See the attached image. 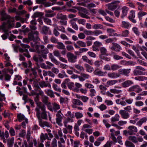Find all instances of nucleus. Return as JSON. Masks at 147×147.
Segmentation results:
<instances>
[{
  "mask_svg": "<svg viewBox=\"0 0 147 147\" xmlns=\"http://www.w3.org/2000/svg\"><path fill=\"white\" fill-rule=\"evenodd\" d=\"M2 20H7L6 22H4L2 25H5L6 26L9 27H13L15 25L13 22L15 20L13 18H12L9 15L5 13L4 11H2L1 13Z\"/></svg>",
  "mask_w": 147,
  "mask_h": 147,
  "instance_id": "obj_1",
  "label": "nucleus"
},
{
  "mask_svg": "<svg viewBox=\"0 0 147 147\" xmlns=\"http://www.w3.org/2000/svg\"><path fill=\"white\" fill-rule=\"evenodd\" d=\"M30 32L28 34V36L29 39L36 42L39 41L40 39L39 38V32L37 31H35L37 29L36 25H30Z\"/></svg>",
  "mask_w": 147,
  "mask_h": 147,
  "instance_id": "obj_2",
  "label": "nucleus"
},
{
  "mask_svg": "<svg viewBox=\"0 0 147 147\" xmlns=\"http://www.w3.org/2000/svg\"><path fill=\"white\" fill-rule=\"evenodd\" d=\"M37 107L35 109L36 111V116L41 115L43 119H46L47 112L45 110V107L44 105H41L42 103L38 102L36 103Z\"/></svg>",
  "mask_w": 147,
  "mask_h": 147,
  "instance_id": "obj_3",
  "label": "nucleus"
},
{
  "mask_svg": "<svg viewBox=\"0 0 147 147\" xmlns=\"http://www.w3.org/2000/svg\"><path fill=\"white\" fill-rule=\"evenodd\" d=\"M35 48L37 52L41 54L44 59H47V54L49 52V51L47 48H45L43 45H38L36 44L35 45Z\"/></svg>",
  "mask_w": 147,
  "mask_h": 147,
  "instance_id": "obj_4",
  "label": "nucleus"
},
{
  "mask_svg": "<svg viewBox=\"0 0 147 147\" xmlns=\"http://www.w3.org/2000/svg\"><path fill=\"white\" fill-rule=\"evenodd\" d=\"M128 131L124 130L123 131L124 135L126 136H128V135H135V133L137 132L138 130L137 127L134 126H130L128 127Z\"/></svg>",
  "mask_w": 147,
  "mask_h": 147,
  "instance_id": "obj_5",
  "label": "nucleus"
},
{
  "mask_svg": "<svg viewBox=\"0 0 147 147\" xmlns=\"http://www.w3.org/2000/svg\"><path fill=\"white\" fill-rule=\"evenodd\" d=\"M20 46L22 48L20 47V46H18V48L19 49V51L21 53L26 52V53H24V55L28 58H30V55L28 54V49H27L30 47L29 45L21 43Z\"/></svg>",
  "mask_w": 147,
  "mask_h": 147,
  "instance_id": "obj_6",
  "label": "nucleus"
},
{
  "mask_svg": "<svg viewBox=\"0 0 147 147\" xmlns=\"http://www.w3.org/2000/svg\"><path fill=\"white\" fill-rule=\"evenodd\" d=\"M36 116L38 120L39 125L41 127H43L45 126L48 127H49V123L47 121H42V119H43L47 120V114L46 118L45 119H43V118L42 117L41 115H36Z\"/></svg>",
  "mask_w": 147,
  "mask_h": 147,
  "instance_id": "obj_7",
  "label": "nucleus"
},
{
  "mask_svg": "<svg viewBox=\"0 0 147 147\" xmlns=\"http://www.w3.org/2000/svg\"><path fill=\"white\" fill-rule=\"evenodd\" d=\"M12 27H9L6 26L5 25H2L1 26V29L3 30L4 32V34L2 35L1 36L2 39L5 40L7 38V37L9 35V33L8 32L9 30Z\"/></svg>",
  "mask_w": 147,
  "mask_h": 147,
  "instance_id": "obj_8",
  "label": "nucleus"
},
{
  "mask_svg": "<svg viewBox=\"0 0 147 147\" xmlns=\"http://www.w3.org/2000/svg\"><path fill=\"white\" fill-rule=\"evenodd\" d=\"M120 3L119 1H116L107 5L108 8L109 9L113 11L116 9L117 7H119L118 5Z\"/></svg>",
  "mask_w": 147,
  "mask_h": 147,
  "instance_id": "obj_9",
  "label": "nucleus"
},
{
  "mask_svg": "<svg viewBox=\"0 0 147 147\" xmlns=\"http://www.w3.org/2000/svg\"><path fill=\"white\" fill-rule=\"evenodd\" d=\"M68 61L71 63H74L77 61V56L71 53L68 52L67 54Z\"/></svg>",
  "mask_w": 147,
  "mask_h": 147,
  "instance_id": "obj_10",
  "label": "nucleus"
},
{
  "mask_svg": "<svg viewBox=\"0 0 147 147\" xmlns=\"http://www.w3.org/2000/svg\"><path fill=\"white\" fill-rule=\"evenodd\" d=\"M63 115L61 112V110H59L56 114V123L60 126H62L63 125L61 122L63 119L62 116L61 115Z\"/></svg>",
  "mask_w": 147,
  "mask_h": 147,
  "instance_id": "obj_11",
  "label": "nucleus"
},
{
  "mask_svg": "<svg viewBox=\"0 0 147 147\" xmlns=\"http://www.w3.org/2000/svg\"><path fill=\"white\" fill-rule=\"evenodd\" d=\"M142 90V89L138 85L133 86L129 88L127 90V91L129 92L135 91L138 93L140 92Z\"/></svg>",
  "mask_w": 147,
  "mask_h": 147,
  "instance_id": "obj_12",
  "label": "nucleus"
},
{
  "mask_svg": "<svg viewBox=\"0 0 147 147\" xmlns=\"http://www.w3.org/2000/svg\"><path fill=\"white\" fill-rule=\"evenodd\" d=\"M112 46L110 47V49L113 50L117 52H119L121 48L120 46L117 43L113 42L112 43Z\"/></svg>",
  "mask_w": 147,
  "mask_h": 147,
  "instance_id": "obj_13",
  "label": "nucleus"
},
{
  "mask_svg": "<svg viewBox=\"0 0 147 147\" xmlns=\"http://www.w3.org/2000/svg\"><path fill=\"white\" fill-rule=\"evenodd\" d=\"M131 71L130 69H120L119 70V73L126 76H128Z\"/></svg>",
  "mask_w": 147,
  "mask_h": 147,
  "instance_id": "obj_14",
  "label": "nucleus"
},
{
  "mask_svg": "<svg viewBox=\"0 0 147 147\" xmlns=\"http://www.w3.org/2000/svg\"><path fill=\"white\" fill-rule=\"evenodd\" d=\"M46 147H57V141L55 138L53 139L52 142L50 144L49 142H47L45 144Z\"/></svg>",
  "mask_w": 147,
  "mask_h": 147,
  "instance_id": "obj_15",
  "label": "nucleus"
},
{
  "mask_svg": "<svg viewBox=\"0 0 147 147\" xmlns=\"http://www.w3.org/2000/svg\"><path fill=\"white\" fill-rule=\"evenodd\" d=\"M119 113L121 115V117L124 119H127L129 117V113L125 110H120Z\"/></svg>",
  "mask_w": 147,
  "mask_h": 147,
  "instance_id": "obj_16",
  "label": "nucleus"
},
{
  "mask_svg": "<svg viewBox=\"0 0 147 147\" xmlns=\"http://www.w3.org/2000/svg\"><path fill=\"white\" fill-rule=\"evenodd\" d=\"M94 74L95 75H98L99 76H105L107 74V72H103L102 71L99 70V68H97L96 69L94 72Z\"/></svg>",
  "mask_w": 147,
  "mask_h": 147,
  "instance_id": "obj_17",
  "label": "nucleus"
},
{
  "mask_svg": "<svg viewBox=\"0 0 147 147\" xmlns=\"http://www.w3.org/2000/svg\"><path fill=\"white\" fill-rule=\"evenodd\" d=\"M42 33L45 34H51V32L49 28L46 26H44L42 27Z\"/></svg>",
  "mask_w": 147,
  "mask_h": 147,
  "instance_id": "obj_18",
  "label": "nucleus"
},
{
  "mask_svg": "<svg viewBox=\"0 0 147 147\" xmlns=\"http://www.w3.org/2000/svg\"><path fill=\"white\" fill-rule=\"evenodd\" d=\"M42 57V56L40 55H36L33 56V59L36 62H42L43 61Z\"/></svg>",
  "mask_w": 147,
  "mask_h": 147,
  "instance_id": "obj_19",
  "label": "nucleus"
},
{
  "mask_svg": "<svg viewBox=\"0 0 147 147\" xmlns=\"http://www.w3.org/2000/svg\"><path fill=\"white\" fill-rule=\"evenodd\" d=\"M133 82L130 80H127L121 84L122 86L124 88L129 87L133 84Z\"/></svg>",
  "mask_w": 147,
  "mask_h": 147,
  "instance_id": "obj_20",
  "label": "nucleus"
},
{
  "mask_svg": "<svg viewBox=\"0 0 147 147\" xmlns=\"http://www.w3.org/2000/svg\"><path fill=\"white\" fill-rule=\"evenodd\" d=\"M84 12L85 13L82 11H79V15L82 18L86 19H90V17L86 14H87V11L86 9L84 8Z\"/></svg>",
  "mask_w": 147,
  "mask_h": 147,
  "instance_id": "obj_21",
  "label": "nucleus"
},
{
  "mask_svg": "<svg viewBox=\"0 0 147 147\" xmlns=\"http://www.w3.org/2000/svg\"><path fill=\"white\" fill-rule=\"evenodd\" d=\"M108 76L111 78H115L119 77L120 75L115 72H110L108 73Z\"/></svg>",
  "mask_w": 147,
  "mask_h": 147,
  "instance_id": "obj_22",
  "label": "nucleus"
},
{
  "mask_svg": "<svg viewBox=\"0 0 147 147\" xmlns=\"http://www.w3.org/2000/svg\"><path fill=\"white\" fill-rule=\"evenodd\" d=\"M128 9V8L125 6L123 7L122 8V14L121 16V18H123L127 15Z\"/></svg>",
  "mask_w": 147,
  "mask_h": 147,
  "instance_id": "obj_23",
  "label": "nucleus"
},
{
  "mask_svg": "<svg viewBox=\"0 0 147 147\" xmlns=\"http://www.w3.org/2000/svg\"><path fill=\"white\" fill-rule=\"evenodd\" d=\"M45 16L46 17H51L54 16L55 14L52 13L53 11L51 10H45Z\"/></svg>",
  "mask_w": 147,
  "mask_h": 147,
  "instance_id": "obj_24",
  "label": "nucleus"
},
{
  "mask_svg": "<svg viewBox=\"0 0 147 147\" xmlns=\"http://www.w3.org/2000/svg\"><path fill=\"white\" fill-rule=\"evenodd\" d=\"M147 120V117H143L140 119V120L137 122L136 125L139 126H141L142 124L146 122Z\"/></svg>",
  "mask_w": 147,
  "mask_h": 147,
  "instance_id": "obj_25",
  "label": "nucleus"
},
{
  "mask_svg": "<svg viewBox=\"0 0 147 147\" xmlns=\"http://www.w3.org/2000/svg\"><path fill=\"white\" fill-rule=\"evenodd\" d=\"M39 85L40 87L43 88L44 87H47L48 86L51 88V86L50 84H47L44 81H41L39 82Z\"/></svg>",
  "mask_w": 147,
  "mask_h": 147,
  "instance_id": "obj_26",
  "label": "nucleus"
},
{
  "mask_svg": "<svg viewBox=\"0 0 147 147\" xmlns=\"http://www.w3.org/2000/svg\"><path fill=\"white\" fill-rule=\"evenodd\" d=\"M14 139L13 137H12L7 140V144L8 147H12L14 143Z\"/></svg>",
  "mask_w": 147,
  "mask_h": 147,
  "instance_id": "obj_27",
  "label": "nucleus"
},
{
  "mask_svg": "<svg viewBox=\"0 0 147 147\" xmlns=\"http://www.w3.org/2000/svg\"><path fill=\"white\" fill-rule=\"evenodd\" d=\"M49 58L51 59V61L53 63H55L56 65H58L59 63L56 59H55L51 53L49 54Z\"/></svg>",
  "mask_w": 147,
  "mask_h": 147,
  "instance_id": "obj_28",
  "label": "nucleus"
},
{
  "mask_svg": "<svg viewBox=\"0 0 147 147\" xmlns=\"http://www.w3.org/2000/svg\"><path fill=\"white\" fill-rule=\"evenodd\" d=\"M82 59L84 62L87 63L91 65H92L93 62L92 60H89L86 56H83L82 57Z\"/></svg>",
  "mask_w": 147,
  "mask_h": 147,
  "instance_id": "obj_29",
  "label": "nucleus"
},
{
  "mask_svg": "<svg viewBox=\"0 0 147 147\" xmlns=\"http://www.w3.org/2000/svg\"><path fill=\"white\" fill-rule=\"evenodd\" d=\"M60 50H65V46L62 42H58L57 45L56 46Z\"/></svg>",
  "mask_w": 147,
  "mask_h": 147,
  "instance_id": "obj_30",
  "label": "nucleus"
},
{
  "mask_svg": "<svg viewBox=\"0 0 147 147\" xmlns=\"http://www.w3.org/2000/svg\"><path fill=\"white\" fill-rule=\"evenodd\" d=\"M72 103L73 104L75 105H83V103L80 100L78 99H74L72 100Z\"/></svg>",
  "mask_w": 147,
  "mask_h": 147,
  "instance_id": "obj_31",
  "label": "nucleus"
},
{
  "mask_svg": "<svg viewBox=\"0 0 147 147\" xmlns=\"http://www.w3.org/2000/svg\"><path fill=\"white\" fill-rule=\"evenodd\" d=\"M147 13L146 12L140 11L138 13V18L139 20H141L142 19V17L146 15Z\"/></svg>",
  "mask_w": 147,
  "mask_h": 147,
  "instance_id": "obj_32",
  "label": "nucleus"
},
{
  "mask_svg": "<svg viewBox=\"0 0 147 147\" xmlns=\"http://www.w3.org/2000/svg\"><path fill=\"white\" fill-rule=\"evenodd\" d=\"M52 105L53 106V111L57 112L58 110L60 109V106L59 104L56 103H54Z\"/></svg>",
  "mask_w": 147,
  "mask_h": 147,
  "instance_id": "obj_33",
  "label": "nucleus"
},
{
  "mask_svg": "<svg viewBox=\"0 0 147 147\" xmlns=\"http://www.w3.org/2000/svg\"><path fill=\"white\" fill-rule=\"evenodd\" d=\"M43 13L41 12H36L34 13L33 15L32 16V18L34 19L37 17H40L43 15Z\"/></svg>",
  "mask_w": 147,
  "mask_h": 147,
  "instance_id": "obj_34",
  "label": "nucleus"
},
{
  "mask_svg": "<svg viewBox=\"0 0 147 147\" xmlns=\"http://www.w3.org/2000/svg\"><path fill=\"white\" fill-rule=\"evenodd\" d=\"M131 25L128 22L125 21H123L122 22L121 26L122 27L128 29L130 26Z\"/></svg>",
  "mask_w": 147,
  "mask_h": 147,
  "instance_id": "obj_35",
  "label": "nucleus"
},
{
  "mask_svg": "<svg viewBox=\"0 0 147 147\" xmlns=\"http://www.w3.org/2000/svg\"><path fill=\"white\" fill-rule=\"evenodd\" d=\"M134 74L135 76L142 75L144 74V72L140 70L136 69L134 70Z\"/></svg>",
  "mask_w": 147,
  "mask_h": 147,
  "instance_id": "obj_36",
  "label": "nucleus"
},
{
  "mask_svg": "<svg viewBox=\"0 0 147 147\" xmlns=\"http://www.w3.org/2000/svg\"><path fill=\"white\" fill-rule=\"evenodd\" d=\"M39 82L36 79H34V82L32 84V86L34 87L35 89H40V87L39 86Z\"/></svg>",
  "mask_w": 147,
  "mask_h": 147,
  "instance_id": "obj_37",
  "label": "nucleus"
},
{
  "mask_svg": "<svg viewBox=\"0 0 147 147\" xmlns=\"http://www.w3.org/2000/svg\"><path fill=\"white\" fill-rule=\"evenodd\" d=\"M69 23L71 24V26L72 28L76 30H78V27L76 22H73V21H70Z\"/></svg>",
  "mask_w": 147,
  "mask_h": 147,
  "instance_id": "obj_38",
  "label": "nucleus"
},
{
  "mask_svg": "<svg viewBox=\"0 0 147 147\" xmlns=\"http://www.w3.org/2000/svg\"><path fill=\"white\" fill-rule=\"evenodd\" d=\"M100 50L101 53L100 55H108V54L107 53V50L105 47H101L100 48Z\"/></svg>",
  "mask_w": 147,
  "mask_h": 147,
  "instance_id": "obj_39",
  "label": "nucleus"
},
{
  "mask_svg": "<svg viewBox=\"0 0 147 147\" xmlns=\"http://www.w3.org/2000/svg\"><path fill=\"white\" fill-rule=\"evenodd\" d=\"M76 68L78 70L80 71L84 72L85 69L83 67L79 64L76 65H74Z\"/></svg>",
  "mask_w": 147,
  "mask_h": 147,
  "instance_id": "obj_40",
  "label": "nucleus"
},
{
  "mask_svg": "<svg viewBox=\"0 0 147 147\" xmlns=\"http://www.w3.org/2000/svg\"><path fill=\"white\" fill-rule=\"evenodd\" d=\"M110 91L114 94H119L122 92V90H118L117 89H112L110 90Z\"/></svg>",
  "mask_w": 147,
  "mask_h": 147,
  "instance_id": "obj_41",
  "label": "nucleus"
},
{
  "mask_svg": "<svg viewBox=\"0 0 147 147\" xmlns=\"http://www.w3.org/2000/svg\"><path fill=\"white\" fill-rule=\"evenodd\" d=\"M57 18L59 19L62 20H66L67 19V17L66 15H63L61 13H59L58 14L57 16Z\"/></svg>",
  "mask_w": 147,
  "mask_h": 147,
  "instance_id": "obj_42",
  "label": "nucleus"
},
{
  "mask_svg": "<svg viewBox=\"0 0 147 147\" xmlns=\"http://www.w3.org/2000/svg\"><path fill=\"white\" fill-rule=\"evenodd\" d=\"M125 145L126 147H135L134 144L131 142L129 141H126L125 142Z\"/></svg>",
  "mask_w": 147,
  "mask_h": 147,
  "instance_id": "obj_43",
  "label": "nucleus"
},
{
  "mask_svg": "<svg viewBox=\"0 0 147 147\" xmlns=\"http://www.w3.org/2000/svg\"><path fill=\"white\" fill-rule=\"evenodd\" d=\"M85 66L86 69V71L89 72H91L93 70V68L87 64H85Z\"/></svg>",
  "mask_w": 147,
  "mask_h": 147,
  "instance_id": "obj_44",
  "label": "nucleus"
},
{
  "mask_svg": "<svg viewBox=\"0 0 147 147\" xmlns=\"http://www.w3.org/2000/svg\"><path fill=\"white\" fill-rule=\"evenodd\" d=\"M128 139L135 143H136L138 142L137 139L135 136H130L128 137Z\"/></svg>",
  "mask_w": 147,
  "mask_h": 147,
  "instance_id": "obj_45",
  "label": "nucleus"
},
{
  "mask_svg": "<svg viewBox=\"0 0 147 147\" xmlns=\"http://www.w3.org/2000/svg\"><path fill=\"white\" fill-rule=\"evenodd\" d=\"M48 138V136L47 134L46 133L44 134L43 133H42L40 136V139L42 142H43V141L45 140L46 139H47Z\"/></svg>",
  "mask_w": 147,
  "mask_h": 147,
  "instance_id": "obj_46",
  "label": "nucleus"
},
{
  "mask_svg": "<svg viewBox=\"0 0 147 147\" xmlns=\"http://www.w3.org/2000/svg\"><path fill=\"white\" fill-rule=\"evenodd\" d=\"M120 68V66L116 64H113L111 66V70L115 71Z\"/></svg>",
  "mask_w": 147,
  "mask_h": 147,
  "instance_id": "obj_47",
  "label": "nucleus"
},
{
  "mask_svg": "<svg viewBox=\"0 0 147 147\" xmlns=\"http://www.w3.org/2000/svg\"><path fill=\"white\" fill-rule=\"evenodd\" d=\"M74 84L73 82H69L68 84V87L70 90H76V88H74Z\"/></svg>",
  "mask_w": 147,
  "mask_h": 147,
  "instance_id": "obj_48",
  "label": "nucleus"
},
{
  "mask_svg": "<svg viewBox=\"0 0 147 147\" xmlns=\"http://www.w3.org/2000/svg\"><path fill=\"white\" fill-rule=\"evenodd\" d=\"M119 115L117 114L115 115L114 117H113L111 118V121L112 122H114L115 121H117L119 120Z\"/></svg>",
  "mask_w": 147,
  "mask_h": 147,
  "instance_id": "obj_49",
  "label": "nucleus"
},
{
  "mask_svg": "<svg viewBox=\"0 0 147 147\" xmlns=\"http://www.w3.org/2000/svg\"><path fill=\"white\" fill-rule=\"evenodd\" d=\"M118 81L117 80H111L108 81L107 83V84L109 86H111L115 84Z\"/></svg>",
  "mask_w": 147,
  "mask_h": 147,
  "instance_id": "obj_50",
  "label": "nucleus"
},
{
  "mask_svg": "<svg viewBox=\"0 0 147 147\" xmlns=\"http://www.w3.org/2000/svg\"><path fill=\"white\" fill-rule=\"evenodd\" d=\"M129 32V30H125L123 31L121 34V36L122 37H126L128 36V34Z\"/></svg>",
  "mask_w": 147,
  "mask_h": 147,
  "instance_id": "obj_51",
  "label": "nucleus"
},
{
  "mask_svg": "<svg viewBox=\"0 0 147 147\" xmlns=\"http://www.w3.org/2000/svg\"><path fill=\"white\" fill-rule=\"evenodd\" d=\"M86 22V20L84 19H79L78 20V22L79 24L84 25H85Z\"/></svg>",
  "mask_w": 147,
  "mask_h": 147,
  "instance_id": "obj_52",
  "label": "nucleus"
},
{
  "mask_svg": "<svg viewBox=\"0 0 147 147\" xmlns=\"http://www.w3.org/2000/svg\"><path fill=\"white\" fill-rule=\"evenodd\" d=\"M99 57L101 59L104 60L106 61H109L111 60L110 57H109L107 56H104L102 55H100Z\"/></svg>",
  "mask_w": 147,
  "mask_h": 147,
  "instance_id": "obj_53",
  "label": "nucleus"
},
{
  "mask_svg": "<svg viewBox=\"0 0 147 147\" xmlns=\"http://www.w3.org/2000/svg\"><path fill=\"white\" fill-rule=\"evenodd\" d=\"M107 31L109 34V36H112L114 32H115V30L112 29L108 28L107 29Z\"/></svg>",
  "mask_w": 147,
  "mask_h": 147,
  "instance_id": "obj_54",
  "label": "nucleus"
},
{
  "mask_svg": "<svg viewBox=\"0 0 147 147\" xmlns=\"http://www.w3.org/2000/svg\"><path fill=\"white\" fill-rule=\"evenodd\" d=\"M18 118L19 122H21L22 120H24L25 116L23 115L19 114L18 115Z\"/></svg>",
  "mask_w": 147,
  "mask_h": 147,
  "instance_id": "obj_55",
  "label": "nucleus"
},
{
  "mask_svg": "<svg viewBox=\"0 0 147 147\" xmlns=\"http://www.w3.org/2000/svg\"><path fill=\"white\" fill-rule=\"evenodd\" d=\"M47 94L51 97H54L55 96L53 92L51 90H48Z\"/></svg>",
  "mask_w": 147,
  "mask_h": 147,
  "instance_id": "obj_56",
  "label": "nucleus"
},
{
  "mask_svg": "<svg viewBox=\"0 0 147 147\" xmlns=\"http://www.w3.org/2000/svg\"><path fill=\"white\" fill-rule=\"evenodd\" d=\"M48 97L46 96H44L42 98V101L45 104L47 105L49 102L48 101Z\"/></svg>",
  "mask_w": 147,
  "mask_h": 147,
  "instance_id": "obj_57",
  "label": "nucleus"
},
{
  "mask_svg": "<svg viewBox=\"0 0 147 147\" xmlns=\"http://www.w3.org/2000/svg\"><path fill=\"white\" fill-rule=\"evenodd\" d=\"M75 116L77 119L82 118L83 116V114L79 112H77L75 113Z\"/></svg>",
  "mask_w": 147,
  "mask_h": 147,
  "instance_id": "obj_58",
  "label": "nucleus"
},
{
  "mask_svg": "<svg viewBox=\"0 0 147 147\" xmlns=\"http://www.w3.org/2000/svg\"><path fill=\"white\" fill-rule=\"evenodd\" d=\"M89 91L90 92L89 94V95L90 96L93 97L95 96L96 91L94 89L91 88L90 90Z\"/></svg>",
  "mask_w": 147,
  "mask_h": 147,
  "instance_id": "obj_59",
  "label": "nucleus"
},
{
  "mask_svg": "<svg viewBox=\"0 0 147 147\" xmlns=\"http://www.w3.org/2000/svg\"><path fill=\"white\" fill-rule=\"evenodd\" d=\"M77 43L80 46L82 47H85L86 45L85 42L80 40H78L77 42Z\"/></svg>",
  "mask_w": 147,
  "mask_h": 147,
  "instance_id": "obj_60",
  "label": "nucleus"
},
{
  "mask_svg": "<svg viewBox=\"0 0 147 147\" xmlns=\"http://www.w3.org/2000/svg\"><path fill=\"white\" fill-rule=\"evenodd\" d=\"M146 78L143 76H138L135 78V79L137 80L143 81L146 80Z\"/></svg>",
  "mask_w": 147,
  "mask_h": 147,
  "instance_id": "obj_61",
  "label": "nucleus"
},
{
  "mask_svg": "<svg viewBox=\"0 0 147 147\" xmlns=\"http://www.w3.org/2000/svg\"><path fill=\"white\" fill-rule=\"evenodd\" d=\"M53 89L56 91L61 92V89L58 88L57 84H53Z\"/></svg>",
  "mask_w": 147,
  "mask_h": 147,
  "instance_id": "obj_62",
  "label": "nucleus"
},
{
  "mask_svg": "<svg viewBox=\"0 0 147 147\" xmlns=\"http://www.w3.org/2000/svg\"><path fill=\"white\" fill-rule=\"evenodd\" d=\"M102 25L101 24H94L92 27L94 29H101Z\"/></svg>",
  "mask_w": 147,
  "mask_h": 147,
  "instance_id": "obj_63",
  "label": "nucleus"
},
{
  "mask_svg": "<svg viewBox=\"0 0 147 147\" xmlns=\"http://www.w3.org/2000/svg\"><path fill=\"white\" fill-rule=\"evenodd\" d=\"M44 22L47 24L49 25H51V20L47 18H45L43 19Z\"/></svg>",
  "mask_w": 147,
  "mask_h": 147,
  "instance_id": "obj_64",
  "label": "nucleus"
}]
</instances>
